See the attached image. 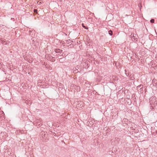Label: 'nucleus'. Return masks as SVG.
<instances>
[{
  "mask_svg": "<svg viewBox=\"0 0 157 157\" xmlns=\"http://www.w3.org/2000/svg\"><path fill=\"white\" fill-rule=\"evenodd\" d=\"M125 71L126 72L125 74H126V75L127 76H128L129 77V76L130 75L129 74V73H126L127 71H126V70H125Z\"/></svg>",
  "mask_w": 157,
  "mask_h": 157,
  "instance_id": "nucleus-16",
  "label": "nucleus"
},
{
  "mask_svg": "<svg viewBox=\"0 0 157 157\" xmlns=\"http://www.w3.org/2000/svg\"><path fill=\"white\" fill-rule=\"evenodd\" d=\"M47 59L48 60L52 62H54L55 61V58L53 57L50 55H48Z\"/></svg>",
  "mask_w": 157,
  "mask_h": 157,
  "instance_id": "nucleus-3",
  "label": "nucleus"
},
{
  "mask_svg": "<svg viewBox=\"0 0 157 157\" xmlns=\"http://www.w3.org/2000/svg\"><path fill=\"white\" fill-rule=\"evenodd\" d=\"M37 3L38 4H41L42 3L41 1L40 0H37Z\"/></svg>",
  "mask_w": 157,
  "mask_h": 157,
  "instance_id": "nucleus-14",
  "label": "nucleus"
},
{
  "mask_svg": "<svg viewBox=\"0 0 157 157\" xmlns=\"http://www.w3.org/2000/svg\"><path fill=\"white\" fill-rule=\"evenodd\" d=\"M34 12L35 13H37V9H34L33 10Z\"/></svg>",
  "mask_w": 157,
  "mask_h": 157,
  "instance_id": "nucleus-17",
  "label": "nucleus"
},
{
  "mask_svg": "<svg viewBox=\"0 0 157 157\" xmlns=\"http://www.w3.org/2000/svg\"><path fill=\"white\" fill-rule=\"evenodd\" d=\"M73 41H71L70 40H66V43L67 44H69L71 43V42H73Z\"/></svg>",
  "mask_w": 157,
  "mask_h": 157,
  "instance_id": "nucleus-10",
  "label": "nucleus"
},
{
  "mask_svg": "<svg viewBox=\"0 0 157 157\" xmlns=\"http://www.w3.org/2000/svg\"><path fill=\"white\" fill-rule=\"evenodd\" d=\"M82 26L83 28H84L86 29H88V27L85 26L83 24H82Z\"/></svg>",
  "mask_w": 157,
  "mask_h": 157,
  "instance_id": "nucleus-12",
  "label": "nucleus"
},
{
  "mask_svg": "<svg viewBox=\"0 0 157 157\" xmlns=\"http://www.w3.org/2000/svg\"><path fill=\"white\" fill-rule=\"evenodd\" d=\"M150 109L152 111H153L155 110L154 108L152 106H151L150 107Z\"/></svg>",
  "mask_w": 157,
  "mask_h": 157,
  "instance_id": "nucleus-13",
  "label": "nucleus"
},
{
  "mask_svg": "<svg viewBox=\"0 0 157 157\" xmlns=\"http://www.w3.org/2000/svg\"><path fill=\"white\" fill-rule=\"evenodd\" d=\"M156 133L157 134V130L156 131Z\"/></svg>",
  "mask_w": 157,
  "mask_h": 157,
  "instance_id": "nucleus-21",
  "label": "nucleus"
},
{
  "mask_svg": "<svg viewBox=\"0 0 157 157\" xmlns=\"http://www.w3.org/2000/svg\"><path fill=\"white\" fill-rule=\"evenodd\" d=\"M130 37L132 41H137V39L138 36L137 34H134L133 33H132L130 35Z\"/></svg>",
  "mask_w": 157,
  "mask_h": 157,
  "instance_id": "nucleus-1",
  "label": "nucleus"
},
{
  "mask_svg": "<svg viewBox=\"0 0 157 157\" xmlns=\"http://www.w3.org/2000/svg\"><path fill=\"white\" fill-rule=\"evenodd\" d=\"M34 124L35 125L38 127H40L41 126V120H36L35 121V123Z\"/></svg>",
  "mask_w": 157,
  "mask_h": 157,
  "instance_id": "nucleus-2",
  "label": "nucleus"
},
{
  "mask_svg": "<svg viewBox=\"0 0 157 157\" xmlns=\"http://www.w3.org/2000/svg\"><path fill=\"white\" fill-rule=\"evenodd\" d=\"M55 51L56 53H58L62 52L63 50L59 48H56L55 49Z\"/></svg>",
  "mask_w": 157,
  "mask_h": 157,
  "instance_id": "nucleus-6",
  "label": "nucleus"
},
{
  "mask_svg": "<svg viewBox=\"0 0 157 157\" xmlns=\"http://www.w3.org/2000/svg\"><path fill=\"white\" fill-rule=\"evenodd\" d=\"M78 72L79 71L78 70V69L76 68H75V70H74L73 71V72L74 73H78Z\"/></svg>",
  "mask_w": 157,
  "mask_h": 157,
  "instance_id": "nucleus-9",
  "label": "nucleus"
},
{
  "mask_svg": "<svg viewBox=\"0 0 157 157\" xmlns=\"http://www.w3.org/2000/svg\"><path fill=\"white\" fill-rule=\"evenodd\" d=\"M156 79L155 78H154L152 81V84L154 86L156 87V90L157 89V83L155 82Z\"/></svg>",
  "mask_w": 157,
  "mask_h": 157,
  "instance_id": "nucleus-4",
  "label": "nucleus"
},
{
  "mask_svg": "<svg viewBox=\"0 0 157 157\" xmlns=\"http://www.w3.org/2000/svg\"><path fill=\"white\" fill-rule=\"evenodd\" d=\"M109 34L110 35L112 36L113 34V31L111 30H110L109 31Z\"/></svg>",
  "mask_w": 157,
  "mask_h": 157,
  "instance_id": "nucleus-11",
  "label": "nucleus"
},
{
  "mask_svg": "<svg viewBox=\"0 0 157 157\" xmlns=\"http://www.w3.org/2000/svg\"><path fill=\"white\" fill-rule=\"evenodd\" d=\"M79 66H78L76 67L75 68H77V69L79 68Z\"/></svg>",
  "mask_w": 157,
  "mask_h": 157,
  "instance_id": "nucleus-19",
  "label": "nucleus"
},
{
  "mask_svg": "<svg viewBox=\"0 0 157 157\" xmlns=\"http://www.w3.org/2000/svg\"><path fill=\"white\" fill-rule=\"evenodd\" d=\"M150 21L151 23H154V19H151Z\"/></svg>",
  "mask_w": 157,
  "mask_h": 157,
  "instance_id": "nucleus-15",
  "label": "nucleus"
},
{
  "mask_svg": "<svg viewBox=\"0 0 157 157\" xmlns=\"http://www.w3.org/2000/svg\"><path fill=\"white\" fill-rule=\"evenodd\" d=\"M137 88L140 90V91L142 90H143V86L142 85H140L137 86Z\"/></svg>",
  "mask_w": 157,
  "mask_h": 157,
  "instance_id": "nucleus-7",
  "label": "nucleus"
},
{
  "mask_svg": "<svg viewBox=\"0 0 157 157\" xmlns=\"http://www.w3.org/2000/svg\"><path fill=\"white\" fill-rule=\"evenodd\" d=\"M134 75L133 74H131L129 76V78L130 80H133L135 78L134 77Z\"/></svg>",
  "mask_w": 157,
  "mask_h": 157,
  "instance_id": "nucleus-5",
  "label": "nucleus"
},
{
  "mask_svg": "<svg viewBox=\"0 0 157 157\" xmlns=\"http://www.w3.org/2000/svg\"><path fill=\"white\" fill-rule=\"evenodd\" d=\"M115 78V76H112V78H113V79H114V78Z\"/></svg>",
  "mask_w": 157,
  "mask_h": 157,
  "instance_id": "nucleus-18",
  "label": "nucleus"
},
{
  "mask_svg": "<svg viewBox=\"0 0 157 157\" xmlns=\"http://www.w3.org/2000/svg\"><path fill=\"white\" fill-rule=\"evenodd\" d=\"M43 65H44V66H45V62H44V63L43 64Z\"/></svg>",
  "mask_w": 157,
  "mask_h": 157,
  "instance_id": "nucleus-20",
  "label": "nucleus"
},
{
  "mask_svg": "<svg viewBox=\"0 0 157 157\" xmlns=\"http://www.w3.org/2000/svg\"><path fill=\"white\" fill-rule=\"evenodd\" d=\"M1 43H2V44L4 45H8V42H6L4 40H2Z\"/></svg>",
  "mask_w": 157,
  "mask_h": 157,
  "instance_id": "nucleus-8",
  "label": "nucleus"
}]
</instances>
